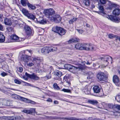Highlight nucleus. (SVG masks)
Listing matches in <instances>:
<instances>
[{"label": "nucleus", "mask_w": 120, "mask_h": 120, "mask_svg": "<svg viewBox=\"0 0 120 120\" xmlns=\"http://www.w3.org/2000/svg\"><path fill=\"white\" fill-rule=\"evenodd\" d=\"M45 14L46 16L55 22L59 23L61 20V16L59 14H55V11L52 8L46 10L45 11Z\"/></svg>", "instance_id": "nucleus-1"}, {"label": "nucleus", "mask_w": 120, "mask_h": 120, "mask_svg": "<svg viewBox=\"0 0 120 120\" xmlns=\"http://www.w3.org/2000/svg\"><path fill=\"white\" fill-rule=\"evenodd\" d=\"M117 7L115 8V9L112 12V14L115 16L111 15L109 16V18L111 20L117 21H119L120 20L119 18L116 17L120 15V9L119 8V6H117Z\"/></svg>", "instance_id": "nucleus-2"}, {"label": "nucleus", "mask_w": 120, "mask_h": 120, "mask_svg": "<svg viewBox=\"0 0 120 120\" xmlns=\"http://www.w3.org/2000/svg\"><path fill=\"white\" fill-rule=\"evenodd\" d=\"M52 30L54 32L57 33L61 36L64 35L66 32V30L64 28L57 26L53 27Z\"/></svg>", "instance_id": "nucleus-3"}, {"label": "nucleus", "mask_w": 120, "mask_h": 120, "mask_svg": "<svg viewBox=\"0 0 120 120\" xmlns=\"http://www.w3.org/2000/svg\"><path fill=\"white\" fill-rule=\"evenodd\" d=\"M32 52L31 50H26L24 52V55H22L21 58V60L24 62H27L29 60L30 56H28V53H30L31 55Z\"/></svg>", "instance_id": "nucleus-4"}, {"label": "nucleus", "mask_w": 120, "mask_h": 120, "mask_svg": "<svg viewBox=\"0 0 120 120\" xmlns=\"http://www.w3.org/2000/svg\"><path fill=\"white\" fill-rule=\"evenodd\" d=\"M24 30L25 33L28 36H32L33 33L30 27L27 25H25L24 27Z\"/></svg>", "instance_id": "nucleus-5"}, {"label": "nucleus", "mask_w": 120, "mask_h": 120, "mask_svg": "<svg viewBox=\"0 0 120 120\" xmlns=\"http://www.w3.org/2000/svg\"><path fill=\"white\" fill-rule=\"evenodd\" d=\"M85 48L87 50L86 51L93 50L94 49V47L92 46V44L90 43H83V47Z\"/></svg>", "instance_id": "nucleus-6"}, {"label": "nucleus", "mask_w": 120, "mask_h": 120, "mask_svg": "<svg viewBox=\"0 0 120 120\" xmlns=\"http://www.w3.org/2000/svg\"><path fill=\"white\" fill-rule=\"evenodd\" d=\"M107 9L108 10H111L113 8H116L118 6V5L117 4L111 2L109 1L108 3L107 4Z\"/></svg>", "instance_id": "nucleus-7"}, {"label": "nucleus", "mask_w": 120, "mask_h": 120, "mask_svg": "<svg viewBox=\"0 0 120 120\" xmlns=\"http://www.w3.org/2000/svg\"><path fill=\"white\" fill-rule=\"evenodd\" d=\"M41 60L40 57L37 56H34L32 60V62L35 64L37 66L40 65V63Z\"/></svg>", "instance_id": "nucleus-8"}, {"label": "nucleus", "mask_w": 120, "mask_h": 120, "mask_svg": "<svg viewBox=\"0 0 120 120\" xmlns=\"http://www.w3.org/2000/svg\"><path fill=\"white\" fill-rule=\"evenodd\" d=\"M23 78L24 80H27L28 79V77L32 78L34 80H38L39 79V77L37 76V75H21V77Z\"/></svg>", "instance_id": "nucleus-9"}, {"label": "nucleus", "mask_w": 120, "mask_h": 120, "mask_svg": "<svg viewBox=\"0 0 120 120\" xmlns=\"http://www.w3.org/2000/svg\"><path fill=\"white\" fill-rule=\"evenodd\" d=\"M83 43H77L75 45V47L77 50H87L86 49L83 47Z\"/></svg>", "instance_id": "nucleus-10"}, {"label": "nucleus", "mask_w": 120, "mask_h": 120, "mask_svg": "<svg viewBox=\"0 0 120 120\" xmlns=\"http://www.w3.org/2000/svg\"><path fill=\"white\" fill-rule=\"evenodd\" d=\"M41 52L42 53L44 54H47L49 53L50 52L49 46H45L43 47L41 49Z\"/></svg>", "instance_id": "nucleus-11"}, {"label": "nucleus", "mask_w": 120, "mask_h": 120, "mask_svg": "<svg viewBox=\"0 0 120 120\" xmlns=\"http://www.w3.org/2000/svg\"><path fill=\"white\" fill-rule=\"evenodd\" d=\"M108 37L110 39H112L115 38V40L117 41L118 40L120 41V36L117 35H114L112 34H110L108 35Z\"/></svg>", "instance_id": "nucleus-12"}, {"label": "nucleus", "mask_w": 120, "mask_h": 120, "mask_svg": "<svg viewBox=\"0 0 120 120\" xmlns=\"http://www.w3.org/2000/svg\"><path fill=\"white\" fill-rule=\"evenodd\" d=\"M11 96V97L13 98L16 99H19L23 101L25 98H24L21 97L17 94H15L12 95Z\"/></svg>", "instance_id": "nucleus-13"}, {"label": "nucleus", "mask_w": 120, "mask_h": 120, "mask_svg": "<svg viewBox=\"0 0 120 120\" xmlns=\"http://www.w3.org/2000/svg\"><path fill=\"white\" fill-rule=\"evenodd\" d=\"M91 89V88L89 86L86 85L85 87L84 91L86 94H90Z\"/></svg>", "instance_id": "nucleus-14"}, {"label": "nucleus", "mask_w": 120, "mask_h": 120, "mask_svg": "<svg viewBox=\"0 0 120 120\" xmlns=\"http://www.w3.org/2000/svg\"><path fill=\"white\" fill-rule=\"evenodd\" d=\"M103 56V57H101L100 58L102 60H103L106 62H107L109 60L110 58L111 59V60H112V57L109 56L107 55Z\"/></svg>", "instance_id": "nucleus-15"}, {"label": "nucleus", "mask_w": 120, "mask_h": 120, "mask_svg": "<svg viewBox=\"0 0 120 120\" xmlns=\"http://www.w3.org/2000/svg\"><path fill=\"white\" fill-rule=\"evenodd\" d=\"M113 82L116 86H118V83L119 82V79L117 75H114L113 78Z\"/></svg>", "instance_id": "nucleus-16"}, {"label": "nucleus", "mask_w": 120, "mask_h": 120, "mask_svg": "<svg viewBox=\"0 0 120 120\" xmlns=\"http://www.w3.org/2000/svg\"><path fill=\"white\" fill-rule=\"evenodd\" d=\"M64 67L65 69L70 71L72 72L73 73V70H74V69L72 65L69 64H65L64 65Z\"/></svg>", "instance_id": "nucleus-17"}, {"label": "nucleus", "mask_w": 120, "mask_h": 120, "mask_svg": "<svg viewBox=\"0 0 120 120\" xmlns=\"http://www.w3.org/2000/svg\"><path fill=\"white\" fill-rule=\"evenodd\" d=\"M97 77L100 81H105L107 78V75H97Z\"/></svg>", "instance_id": "nucleus-18"}, {"label": "nucleus", "mask_w": 120, "mask_h": 120, "mask_svg": "<svg viewBox=\"0 0 120 120\" xmlns=\"http://www.w3.org/2000/svg\"><path fill=\"white\" fill-rule=\"evenodd\" d=\"M79 39L78 38H72L68 41V44H71L73 42L76 43L79 41Z\"/></svg>", "instance_id": "nucleus-19"}, {"label": "nucleus", "mask_w": 120, "mask_h": 120, "mask_svg": "<svg viewBox=\"0 0 120 120\" xmlns=\"http://www.w3.org/2000/svg\"><path fill=\"white\" fill-rule=\"evenodd\" d=\"M93 89L94 92L96 93H99L101 90L100 88L97 86H94Z\"/></svg>", "instance_id": "nucleus-20"}, {"label": "nucleus", "mask_w": 120, "mask_h": 120, "mask_svg": "<svg viewBox=\"0 0 120 120\" xmlns=\"http://www.w3.org/2000/svg\"><path fill=\"white\" fill-rule=\"evenodd\" d=\"M27 6L29 9L30 10H33L35 9L36 8L35 6L29 3H28Z\"/></svg>", "instance_id": "nucleus-21"}, {"label": "nucleus", "mask_w": 120, "mask_h": 120, "mask_svg": "<svg viewBox=\"0 0 120 120\" xmlns=\"http://www.w3.org/2000/svg\"><path fill=\"white\" fill-rule=\"evenodd\" d=\"M37 21L38 23L42 24H45L47 22L44 19L41 18H40L38 19H37Z\"/></svg>", "instance_id": "nucleus-22"}, {"label": "nucleus", "mask_w": 120, "mask_h": 120, "mask_svg": "<svg viewBox=\"0 0 120 120\" xmlns=\"http://www.w3.org/2000/svg\"><path fill=\"white\" fill-rule=\"evenodd\" d=\"M4 23L6 25H11L12 24L11 20L7 18L4 19Z\"/></svg>", "instance_id": "nucleus-23"}, {"label": "nucleus", "mask_w": 120, "mask_h": 120, "mask_svg": "<svg viewBox=\"0 0 120 120\" xmlns=\"http://www.w3.org/2000/svg\"><path fill=\"white\" fill-rule=\"evenodd\" d=\"M11 39L15 41H17L19 38V37L15 34H12L10 36Z\"/></svg>", "instance_id": "nucleus-24"}, {"label": "nucleus", "mask_w": 120, "mask_h": 120, "mask_svg": "<svg viewBox=\"0 0 120 120\" xmlns=\"http://www.w3.org/2000/svg\"><path fill=\"white\" fill-rule=\"evenodd\" d=\"M5 40V37L2 32L0 34V43H3Z\"/></svg>", "instance_id": "nucleus-25"}, {"label": "nucleus", "mask_w": 120, "mask_h": 120, "mask_svg": "<svg viewBox=\"0 0 120 120\" xmlns=\"http://www.w3.org/2000/svg\"><path fill=\"white\" fill-rule=\"evenodd\" d=\"M26 16L27 17L28 19L33 20H34L35 18V15L32 14L30 13H29Z\"/></svg>", "instance_id": "nucleus-26"}, {"label": "nucleus", "mask_w": 120, "mask_h": 120, "mask_svg": "<svg viewBox=\"0 0 120 120\" xmlns=\"http://www.w3.org/2000/svg\"><path fill=\"white\" fill-rule=\"evenodd\" d=\"M20 10L26 16L29 13L28 11L25 8H20Z\"/></svg>", "instance_id": "nucleus-27"}, {"label": "nucleus", "mask_w": 120, "mask_h": 120, "mask_svg": "<svg viewBox=\"0 0 120 120\" xmlns=\"http://www.w3.org/2000/svg\"><path fill=\"white\" fill-rule=\"evenodd\" d=\"M64 80L66 81V82L68 83V84L69 85H70V79L69 76L68 75L65 76L64 78Z\"/></svg>", "instance_id": "nucleus-28"}, {"label": "nucleus", "mask_w": 120, "mask_h": 120, "mask_svg": "<svg viewBox=\"0 0 120 120\" xmlns=\"http://www.w3.org/2000/svg\"><path fill=\"white\" fill-rule=\"evenodd\" d=\"M20 3L22 6L26 7L28 3L29 2L27 0H21Z\"/></svg>", "instance_id": "nucleus-29"}, {"label": "nucleus", "mask_w": 120, "mask_h": 120, "mask_svg": "<svg viewBox=\"0 0 120 120\" xmlns=\"http://www.w3.org/2000/svg\"><path fill=\"white\" fill-rule=\"evenodd\" d=\"M88 102L89 103L93 105H97L98 103V101L95 100H90L88 101Z\"/></svg>", "instance_id": "nucleus-30"}, {"label": "nucleus", "mask_w": 120, "mask_h": 120, "mask_svg": "<svg viewBox=\"0 0 120 120\" xmlns=\"http://www.w3.org/2000/svg\"><path fill=\"white\" fill-rule=\"evenodd\" d=\"M53 75H62V73L58 70H56L52 73Z\"/></svg>", "instance_id": "nucleus-31"}, {"label": "nucleus", "mask_w": 120, "mask_h": 120, "mask_svg": "<svg viewBox=\"0 0 120 120\" xmlns=\"http://www.w3.org/2000/svg\"><path fill=\"white\" fill-rule=\"evenodd\" d=\"M23 101L26 102L30 103L33 104H35V102L34 101H32L27 98H24Z\"/></svg>", "instance_id": "nucleus-32"}, {"label": "nucleus", "mask_w": 120, "mask_h": 120, "mask_svg": "<svg viewBox=\"0 0 120 120\" xmlns=\"http://www.w3.org/2000/svg\"><path fill=\"white\" fill-rule=\"evenodd\" d=\"M50 51L51 52H53L57 50V48L56 46H49Z\"/></svg>", "instance_id": "nucleus-33"}, {"label": "nucleus", "mask_w": 120, "mask_h": 120, "mask_svg": "<svg viewBox=\"0 0 120 120\" xmlns=\"http://www.w3.org/2000/svg\"><path fill=\"white\" fill-rule=\"evenodd\" d=\"M7 29L8 32L10 33L14 31L13 28L11 26L8 27L7 28Z\"/></svg>", "instance_id": "nucleus-34"}, {"label": "nucleus", "mask_w": 120, "mask_h": 120, "mask_svg": "<svg viewBox=\"0 0 120 120\" xmlns=\"http://www.w3.org/2000/svg\"><path fill=\"white\" fill-rule=\"evenodd\" d=\"M115 105H113L112 104H108V106L109 108L112 109L114 110L115 109Z\"/></svg>", "instance_id": "nucleus-35"}, {"label": "nucleus", "mask_w": 120, "mask_h": 120, "mask_svg": "<svg viewBox=\"0 0 120 120\" xmlns=\"http://www.w3.org/2000/svg\"><path fill=\"white\" fill-rule=\"evenodd\" d=\"M77 19V18H73L72 19H71L69 21V23L70 24H72L75 21H76Z\"/></svg>", "instance_id": "nucleus-36"}, {"label": "nucleus", "mask_w": 120, "mask_h": 120, "mask_svg": "<svg viewBox=\"0 0 120 120\" xmlns=\"http://www.w3.org/2000/svg\"><path fill=\"white\" fill-rule=\"evenodd\" d=\"M6 104H5V105H7L8 106H11L12 105V103L11 101H6Z\"/></svg>", "instance_id": "nucleus-37"}, {"label": "nucleus", "mask_w": 120, "mask_h": 120, "mask_svg": "<svg viewBox=\"0 0 120 120\" xmlns=\"http://www.w3.org/2000/svg\"><path fill=\"white\" fill-rule=\"evenodd\" d=\"M53 87L55 89H56L57 90H59L60 89V87L58 86L56 83H54L53 85Z\"/></svg>", "instance_id": "nucleus-38"}, {"label": "nucleus", "mask_w": 120, "mask_h": 120, "mask_svg": "<svg viewBox=\"0 0 120 120\" xmlns=\"http://www.w3.org/2000/svg\"><path fill=\"white\" fill-rule=\"evenodd\" d=\"M85 1V5L86 6H89L90 3V0H84Z\"/></svg>", "instance_id": "nucleus-39"}, {"label": "nucleus", "mask_w": 120, "mask_h": 120, "mask_svg": "<svg viewBox=\"0 0 120 120\" xmlns=\"http://www.w3.org/2000/svg\"><path fill=\"white\" fill-rule=\"evenodd\" d=\"M99 9L102 13H103L104 12V9L103 6L101 5L99 7Z\"/></svg>", "instance_id": "nucleus-40"}, {"label": "nucleus", "mask_w": 120, "mask_h": 120, "mask_svg": "<svg viewBox=\"0 0 120 120\" xmlns=\"http://www.w3.org/2000/svg\"><path fill=\"white\" fill-rule=\"evenodd\" d=\"M107 0H99V2L101 4H106Z\"/></svg>", "instance_id": "nucleus-41"}, {"label": "nucleus", "mask_w": 120, "mask_h": 120, "mask_svg": "<svg viewBox=\"0 0 120 120\" xmlns=\"http://www.w3.org/2000/svg\"><path fill=\"white\" fill-rule=\"evenodd\" d=\"M14 82L17 84H20L21 83V82L17 79H15L14 80Z\"/></svg>", "instance_id": "nucleus-42"}, {"label": "nucleus", "mask_w": 120, "mask_h": 120, "mask_svg": "<svg viewBox=\"0 0 120 120\" xmlns=\"http://www.w3.org/2000/svg\"><path fill=\"white\" fill-rule=\"evenodd\" d=\"M115 99L117 100V101L119 102H120V95L116 96L115 97Z\"/></svg>", "instance_id": "nucleus-43"}, {"label": "nucleus", "mask_w": 120, "mask_h": 120, "mask_svg": "<svg viewBox=\"0 0 120 120\" xmlns=\"http://www.w3.org/2000/svg\"><path fill=\"white\" fill-rule=\"evenodd\" d=\"M62 91L64 92L71 93V92L70 90L65 89H63L62 90Z\"/></svg>", "instance_id": "nucleus-44"}, {"label": "nucleus", "mask_w": 120, "mask_h": 120, "mask_svg": "<svg viewBox=\"0 0 120 120\" xmlns=\"http://www.w3.org/2000/svg\"><path fill=\"white\" fill-rule=\"evenodd\" d=\"M81 120V119H78L75 117H70V120Z\"/></svg>", "instance_id": "nucleus-45"}, {"label": "nucleus", "mask_w": 120, "mask_h": 120, "mask_svg": "<svg viewBox=\"0 0 120 120\" xmlns=\"http://www.w3.org/2000/svg\"><path fill=\"white\" fill-rule=\"evenodd\" d=\"M30 112L31 114L32 113H35V108L30 109Z\"/></svg>", "instance_id": "nucleus-46"}, {"label": "nucleus", "mask_w": 120, "mask_h": 120, "mask_svg": "<svg viewBox=\"0 0 120 120\" xmlns=\"http://www.w3.org/2000/svg\"><path fill=\"white\" fill-rule=\"evenodd\" d=\"M114 106L115 107V109H117L118 110H120V105H115Z\"/></svg>", "instance_id": "nucleus-47"}, {"label": "nucleus", "mask_w": 120, "mask_h": 120, "mask_svg": "<svg viewBox=\"0 0 120 120\" xmlns=\"http://www.w3.org/2000/svg\"><path fill=\"white\" fill-rule=\"evenodd\" d=\"M23 112H25V113H26L27 114H30V110H24Z\"/></svg>", "instance_id": "nucleus-48"}, {"label": "nucleus", "mask_w": 120, "mask_h": 120, "mask_svg": "<svg viewBox=\"0 0 120 120\" xmlns=\"http://www.w3.org/2000/svg\"><path fill=\"white\" fill-rule=\"evenodd\" d=\"M51 75H47L45 77V80L51 78Z\"/></svg>", "instance_id": "nucleus-49"}, {"label": "nucleus", "mask_w": 120, "mask_h": 120, "mask_svg": "<svg viewBox=\"0 0 120 120\" xmlns=\"http://www.w3.org/2000/svg\"><path fill=\"white\" fill-rule=\"evenodd\" d=\"M18 70V71L20 72H22L23 71V68L21 67H19Z\"/></svg>", "instance_id": "nucleus-50"}, {"label": "nucleus", "mask_w": 120, "mask_h": 120, "mask_svg": "<svg viewBox=\"0 0 120 120\" xmlns=\"http://www.w3.org/2000/svg\"><path fill=\"white\" fill-rule=\"evenodd\" d=\"M0 74L1 75H7V74L6 73L2 72L1 71H0Z\"/></svg>", "instance_id": "nucleus-51"}, {"label": "nucleus", "mask_w": 120, "mask_h": 120, "mask_svg": "<svg viewBox=\"0 0 120 120\" xmlns=\"http://www.w3.org/2000/svg\"><path fill=\"white\" fill-rule=\"evenodd\" d=\"M76 30L78 31V32L80 34H82L83 32V30H82L76 29Z\"/></svg>", "instance_id": "nucleus-52"}, {"label": "nucleus", "mask_w": 120, "mask_h": 120, "mask_svg": "<svg viewBox=\"0 0 120 120\" xmlns=\"http://www.w3.org/2000/svg\"><path fill=\"white\" fill-rule=\"evenodd\" d=\"M97 75H105V74L103 72L100 71L98 74Z\"/></svg>", "instance_id": "nucleus-53"}, {"label": "nucleus", "mask_w": 120, "mask_h": 120, "mask_svg": "<svg viewBox=\"0 0 120 120\" xmlns=\"http://www.w3.org/2000/svg\"><path fill=\"white\" fill-rule=\"evenodd\" d=\"M27 65L30 67L34 65V64L32 62L30 63L27 64Z\"/></svg>", "instance_id": "nucleus-54"}, {"label": "nucleus", "mask_w": 120, "mask_h": 120, "mask_svg": "<svg viewBox=\"0 0 120 120\" xmlns=\"http://www.w3.org/2000/svg\"><path fill=\"white\" fill-rule=\"evenodd\" d=\"M3 16L2 14L0 13V21H2L3 20Z\"/></svg>", "instance_id": "nucleus-55"}, {"label": "nucleus", "mask_w": 120, "mask_h": 120, "mask_svg": "<svg viewBox=\"0 0 120 120\" xmlns=\"http://www.w3.org/2000/svg\"><path fill=\"white\" fill-rule=\"evenodd\" d=\"M92 78V77L91 76V75H88L87 77V79L89 80H90V79H91Z\"/></svg>", "instance_id": "nucleus-56"}, {"label": "nucleus", "mask_w": 120, "mask_h": 120, "mask_svg": "<svg viewBox=\"0 0 120 120\" xmlns=\"http://www.w3.org/2000/svg\"><path fill=\"white\" fill-rule=\"evenodd\" d=\"M62 119L67 120H70V117L65 118H61Z\"/></svg>", "instance_id": "nucleus-57"}, {"label": "nucleus", "mask_w": 120, "mask_h": 120, "mask_svg": "<svg viewBox=\"0 0 120 120\" xmlns=\"http://www.w3.org/2000/svg\"><path fill=\"white\" fill-rule=\"evenodd\" d=\"M46 101L48 102H52V100L50 98H48V99L46 100Z\"/></svg>", "instance_id": "nucleus-58"}, {"label": "nucleus", "mask_w": 120, "mask_h": 120, "mask_svg": "<svg viewBox=\"0 0 120 120\" xmlns=\"http://www.w3.org/2000/svg\"><path fill=\"white\" fill-rule=\"evenodd\" d=\"M118 74L120 75V66L119 67V68H118L117 71Z\"/></svg>", "instance_id": "nucleus-59"}, {"label": "nucleus", "mask_w": 120, "mask_h": 120, "mask_svg": "<svg viewBox=\"0 0 120 120\" xmlns=\"http://www.w3.org/2000/svg\"><path fill=\"white\" fill-rule=\"evenodd\" d=\"M22 82H25L26 83V85H27V86H31V84H30V83H28L27 82H23V81H22Z\"/></svg>", "instance_id": "nucleus-60"}, {"label": "nucleus", "mask_w": 120, "mask_h": 120, "mask_svg": "<svg viewBox=\"0 0 120 120\" xmlns=\"http://www.w3.org/2000/svg\"><path fill=\"white\" fill-rule=\"evenodd\" d=\"M25 75H35V74L33 73L31 75H30L27 73L26 72L25 73Z\"/></svg>", "instance_id": "nucleus-61"}, {"label": "nucleus", "mask_w": 120, "mask_h": 120, "mask_svg": "<svg viewBox=\"0 0 120 120\" xmlns=\"http://www.w3.org/2000/svg\"><path fill=\"white\" fill-rule=\"evenodd\" d=\"M54 103L55 104H57L58 103V102L57 101H54Z\"/></svg>", "instance_id": "nucleus-62"}, {"label": "nucleus", "mask_w": 120, "mask_h": 120, "mask_svg": "<svg viewBox=\"0 0 120 120\" xmlns=\"http://www.w3.org/2000/svg\"><path fill=\"white\" fill-rule=\"evenodd\" d=\"M91 73V72L90 71H89L87 73V74H88V75H90V74Z\"/></svg>", "instance_id": "nucleus-63"}, {"label": "nucleus", "mask_w": 120, "mask_h": 120, "mask_svg": "<svg viewBox=\"0 0 120 120\" xmlns=\"http://www.w3.org/2000/svg\"><path fill=\"white\" fill-rule=\"evenodd\" d=\"M65 14V15L66 16H69L70 15H71V14H67L66 13Z\"/></svg>", "instance_id": "nucleus-64"}]
</instances>
